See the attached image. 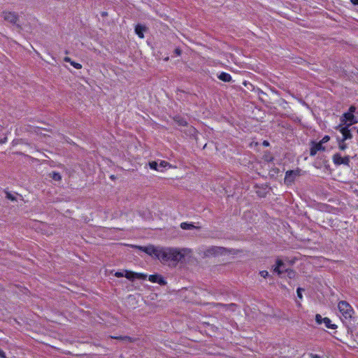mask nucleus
Here are the masks:
<instances>
[{"mask_svg": "<svg viewBox=\"0 0 358 358\" xmlns=\"http://www.w3.org/2000/svg\"><path fill=\"white\" fill-rule=\"evenodd\" d=\"M323 319L324 317H322V315L320 314H317L315 315V321L318 324H323Z\"/></svg>", "mask_w": 358, "mask_h": 358, "instance_id": "nucleus-22", "label": "nucleus"}, {"mask_svg": "<svg viewBox=\"0 0 358 358\" xmlns=\"http://www.w3.org/2000/svg\"><path fill=\"white\" fill-rule=\"evenodd\" d=\"M351 2L355 5H358V0H351Z\"/></svg>", "mask_w": 358, "mask_h": 358, "instance_id": "nucleus-35", "label": "nucleus"}, {"mask_svg": "<svg viewBox=\"0 0 358 358\" xmlns=\"http://www.w3.org/2000/svg\"><path fill=\"white\" fill-rule=\"evenodd\" d=\"M339 317L342 321L351 320L355 311L351 305L345 301H340L338 303Z\"/></svg>", "mask_w": 358, "mask_h": 358, "instance_id": "nucleus-2", "label": "nucleus"}, {"mask_svg": "<svg viewBox=\"0 0 358 358\" xmlns=\"http://www.w3.org/2000/svg\"><path fill=\"white\" fill-rule=\"evenodd\" d=\"M338 148L341 150H345L347 148V144L345 143V141L341 140L339 141Z\"/></svg>", "mask_w": 358, "mask_h": 358, "instance_id": "nucleus-21", "label": "nucleus"}, {"mask_svg": "<svg viewBox=\"0 0 358 358\" xmlns=\"http://www.w3.org/2000/svg\"><path fill=\"white\" fill-rule=\"evenodd\" d=\"M175 120L180 124V125H186L187 124V122L186 120H185L183 118L180 117H177Z\"/></svg>", "mask_w": 358, "mask_h": 358, "instance_id": "nucleus-20", "label": "nucleus"}, {"mask_svg": "<svg viewBox=\"0 0 358 358\" xmlns=\"http://www.w3.org/2000/svg\"><path fill=\"white\" fill-rule=\"evenodd\" d=\"M117 338L124 340V341H131V338L124 336V337H118Z\"/></svg>", "mask_w": 358, "mask_h": 358, "instance_id": "nucleus-30", "label": "nucleus"}, {"mask_svg": "<svg viewBox=\"0 0 358 358\" xmlns=\"http://www.w3.org/2000/svg\"><path fill=\"white\" fill-rule=\"evenodd\" d=\"M264 145H268V143L267 141H264Z\"/></svg>", "mask_w": 358, "mask_h": 358, "instance_id": "nucleus-36", "label": "nucleus"}, {"mask_svg": "<svg viewBox=\"0 0 358 358\" xmlns=\"http://www.w3.org/2000/svg\"><path fill=\"white\" fill-rule=\"evenodd\" d=\"M303 290V289H301V288H300V287H299V288L297 289V290H296V292H297V296H298L300 299H301L303 298L302 293H301V292H302Z\"/></svg>", "mask_w": 358, "mask_h": 358, "instance_id": "nucleus-26", "label": "nucleus"}, {"mask_svg": "<svg viewBox=\"0 0 358 358\" xmlns=\"http://www.w3.org/2000/svg\"><path fill=\"white\" fill-rule=\"evenodd\" d=\"M286 274L289 278H294L295 277V272L292 269H286Z\"/></svg>", "mask_w": 358, "mask_h": 358, "instance_id": "nucleus-19", "label": "nucleus"}, {"mask_svg": "<svg viewBox=\"0 0 358 358\" xmlns=\"http://www.w3.org/2000/svg\"><path fill=\"white\" fill-rule=\"evenodd\" d=\"M320 150H324V147L322 145V144L320 142L315 143L310 149V155H315L317 152Z\"/></svg>", "mask_w": 358, "mask_h": 358, "instance_id": "nucleus-12", "label": "nucleus"}, {"mask_svg": "<svg viewBox=\"0 0 358 358\" xmlns=\"http://www.w3.org/2000/svg\"><path fill=\"white\" fill-rule=\"evenodd\" d=\"M3 19L11 24H16L17 22V16L12 12L3 13Z\"/></svg>", "mask_w": 358, "mask_h": 358, "instance_id": "nucleus-9", "label": "nucleus"}, {"mask_svg": "<svg viewBox=\"0 0 358 358\" xmlns=\"http://www.w3.org/2000/svg\"><path fill=\"white\" fill-rule=\"evenodd\" d=\"M330 139V137L329 136H324L322 140L320 141V143L323 144V143H325L327 142H328Z\"/></svg>", "mask_w": 358, "mask_h": 358, "instance_id": "nucleus-25", "label": "nucleus"}, {"mask_svg": "<svg viewBox=\"0 0 358 358\" xmlns=\"http://www.w3.org/2000/svg\"><path fill=\"white\" fill-rule=\"evenodd\" d=\"M7 197L10 200H15V197L12 196L10 194H7Z\"/></svg>", "mask_w": 358, "mask_h": 358, "instance_id": "nucleus-32", "label": "nucleus"}, {"mask_svg": "<svg viewBox=\"0 0 358 358\" xmlns=\"http://www.w3.org/2000/svg\"><path fill=\"white\" fill-rule=\"evenodd\" d=\"M167 166L170 167L171 166L169 165V164L167 162H165V161H161L160 163L159 164V168L161 169H163V168H166Z\"/></svg>", "mask_w": 358, "mask_h": 358, "instance_id": "nucleus-23", "label": "nucleus"}, {"mask_svg": "<svg viewBox=\"0 0 358 358\" xmlns=\"http://www.w3.org/2000/svg\"><path fill=\"white\" fill-rule=\"evenodd\" d=\"M175 53H176V55L179 56L181 54V51L179 49L177 48V49L175 50Z\"/></svg>", "mask_w": 358, "mask_h": 358, "instance_id": "nucleus-31", "label": "nucleus"}, {"mask_svg": "<svg viewBox=\"0 0 358 358\" xmlns=\"http://www.w3.org/2000/svg\"><path fill=\"white\" fill-rule=\"evenodd\" d=\"M115 275L117 278L123 277L124 276V272H116L115 273Z\"/></svg>", "mask_w": 358, "mask_h": 358, "instance_id": "nucleus-28", "label": "nucleus"}, {"mask_svg": "<svg viewBox=\"0 0 358 358\" xmlns=\"http://www.w3.org/2000/svg\"><path fill=\"white\" fill-rule=\"evenodd\" d=\"M349 127L346 126L345 127H341L339 129L340 132L343 135V138L341 140L346 141L348 139H350L352 137V135L350 132V130L348 129Z\"/></svg>", "mask_w": 358, "mask_h": 358, "instance_id": "nucleus-11", "label": "nucleus"}, {"mask_svg": "<svg viewBox=\"0 0 358 358\" xmlns=\"http://www.w3.org/2000/svg\"><path fill=\"white\" fill-rule=\"evenodd\" d=\"M217 78L220 80H222L223 82H226V83H229V82L231 81V80H232L231 75L229 73H227L225 72H222L220 74H218Z\"/></svg>", "mask_w": 358, "mask_h": 358, "instance_id": "nucleus-13", "label": "nucleus"}, {"mask_svg": "<svg viewBox=\"0 0 358 358\" xmlns=\"http://www.w3.org/2000/svg\"><path fill=\"white\" fill-rule=\"evenodd\" d=\"M145 30V27L141 25H137L135 29V32L140 38H143L144 37L143 32Z\"/></svg>", "mask_w": 358, "mask_h": 358, "instance_id": "nucleus-15", "label": "nucleus"}, {"mask_svg": "<svg viewBox=\"0 0 358 358\" xmlns=\"http://www.w3.org/2000/svg\"><path fill=\"white\" fill-rule=\"evenodd\" d=\"M150 166L152 169H154V170H157V171H162V169H160L159 168V164L156 162H152L150 163Z\"/></svg>", "mask_w": 358, "mask_h": 358, "instance_id": "nucleus-18", "label": "nucleus"}, {"mask_svg": "<svg viewBox=\"0 0 358 358\" xmlns=\"http://www.w3.org/2000/svg\"><path fill=\"white\" fill-rule=\"evenodd\" d=\"M149 280L152 282L158 283L161 285H164L166 284V281L160 275L157 274L150 275L149 276Z\"/></svg>", "mask_w": 358, "mask_h": 358, "instance_id": "nucleus-10", "label": "nucleus"}, {"mask_svg": "<svg viewBox=\"0 0 358 358\" xmlns=\"http://www.w3.org/2000/svg\"><path fill=\"white\" fill-rule=\"evenodd\" d=\"M64 61L66 62H69L70 64H71V62H72V60L69 57H67L64 58Z\"/></svg>", "mask_w": 358, "mask_h": 358, "instance_id": "nucleus-34", "label": "nucleus"}, {"mask_svg": "<svg viewBox=\"0 0 358 358\" xmlns=\"http://www.w3.org/2000/svg\"><path fill=\"white\" fill-rule=\"evenodd\" d=\"M356 108L353 106H350L349 110L344 113L342 122H344L348 127H350L358 122V118L354 115Z\"/></svg>", "mask_w": 358, "mask_h": 358, "instance_id": "nucleus-3", "label": "nucleus"}, {"mask_svg": "<svg viewBox=\"0 0 358 358\" xmlns=\"http://www.w3.org/2000/svg\"><path fill=\"white\" fill-rule=\"evenodd\" d=\"M300 175V170L288 171L285 173V183L289 185L292 183L296 178Z\"/></svg>", "mask_w": 358, "mask_h": 358, "instance_id": "nucleus-6", "label": "nucleus"}, {"mask_svg": "<svg viewBox=\"0 0 358 358\" xmlns=\"http://www.w3.org/2000/svg\"><path fill=\"white\" fill-rule=\"evenodd\" d=\"M323 324L328 329H336L337 328V325L331 323V320L329 317H324Z\"/></svg>", "mask_w": 358, "mask_h": 358, "instance_id": "nucleus-14", "label": "nucleus"}, {"mask_svg": "<svg viewBox=\"0 0 358 358\" xmlns=\"http://www.w3.org/2000/svg\"><path fill=\"white\" fill-rule=\"evenodd\" d=\"M286 269L287 268L285 267V264L281 260H278L273 271L279 275H282L284 273H286Z\"/></svg>", "mask_w": 358, "mask_h": 358, "instance_id": "nucleus-8", "label": "nucleus"}, {"mask_svg": "<svg viewBox=\"0 0 358 358\" xmlns=\"http://www.w3.org/2000/svg\"><path fill=\"white\" fill-rule=\"evenodd\" d=\"M310 356H311V358H321V357L317 355L311 354Z\"/></svg>", "mask_w": 358, "mask_h": 358, "instance_id": "nucleus-33", "label": "nucleus"}, {"mask_svg": "<svg viewBox=\"0 0 358 358\" xmlns=\"http://www.w3.org/2000/svg\"><path fill=\"white\" fill-rule=\"evenodd\" d=\"M0 357L6 358L5 352L0 349Z\"/></svg>", "mask_w": 358, "mask_h": 358, "instance_id": "nucleus-29", "label": "nucleus"}, {"mask_svg": "<svg viewBox=\"0 0 358 358\" xmlns=\"http://www.w3.org/2000/svg\"><path fill=\"white\" fill-rule=\"evenodd\" d=\"M357 132H358V129H357Z\"/></svg>", "mask_w": 358, "mask_h": 358, "instance_id": "nucleus-37", "label": "nucleus"}, {"mask_svg": "<svg viewBox=\"0 0 358 358\" xmlns=\"http://www.w3.org/2000/svg\"><path fill=\"white\" fill-rule=\"evenodd\" d=\"M50 175L51 178L56 181L60 180L62 178V177L59 173L52 172Z\"/></svg>", "mask_w": 358, "mask_h": 358, "instance_id": "nucleus-17", "label": "nucleus"}, {"mask_svg": "<svg viewBox=\"0 0 358 358\" xmlns=\"http://www.w3.org/2000/svg\"><path fill=\"white\" fill-rule=\"evenodd\" d=\"M71 64L76 69H80L82 68V65L80 64L75 62L73 61L71 62Z\"/></svg>", "mask_w": 358, "mask_h": 358, "instance_id": "nucleus-24", "label": "nucleus"}, {"mask_svg": "<svg viewBox=\"0 0 358 358\" xmlns=\"http://www.w3.org/2000/svg\"><path fill=\"white\" fill-rule=\"evenodd\" d=\"M259 274L262 277L265 278L268 275V272L267 271H262Z\"/></svg>", "mask_w": 358, "mask_h": 358, "instance_id": "nucleus-27", "label": "nucleus"}, {"mask_svg": "<svg viewBox=\"0 0 358 358\" xmlns=\"http://www.w3.org/2000/svg\"><path fill=\"white\" fill-rule=\"evenodd\" d=\"M141 249L149 255L154 256L162 262H170L173 264L185 260L190 257L191 250L187 248H162L147 246L141 247Z\"/></svg>", "mask_w": 358, "mask_h": 358, "instance_id": "nucleus-1", "label": "nucleus"}, {"mask_svg": "<svg viewBox=\"0 0 358 358\" xmlns=\"http://www.w3.org/2000/svg\"><path fill=\"white\" fill-rule=\"evenodd\" d=\"M332 160L336 166L341 164L349 166L350 157L349 156L342 157L339 153H335L332 157Z\"/></svg>", "mask_w": 358, "mask_h": 358, "instance_id": "nucleus-5", "label": "nucleus"}, {"mask_svg": "<svg viewBox=\"0 0 358 358\" xmlns=\"http://www.w3.org/2000/svg\"><path fill=\"white\" fill-rule=\"evenodd\" d=\"M225 252V248L217 246H210L203 250V255L204 257H212L223 255Z\"/></svg>", "mask_w": 358, "mask_h": 358, "instance_id": "nucleus-4", "label": "nucleus"}, {"mask_svg": "<svg viewBox=\"0 0 358 358\" xmlns=\"http://www.w3.org/2000/svg\"><path fill=\"white\" fill-rule=\"evenodd\" d=\"M180 227L184 230H190V229L199 228V227L194 226L193 224L187 223V222H182L180 224Z\"/></svg>", "mask_w": 358, "mask_h": 358, "instance_id": "nucleus-16", "label": "nucleus"}, {"mask_svg": "<svg viewBox=\"0 0 358 358\" xmlns=\"http://www.w3.org/2000/svg\"><path fill=\"white\" fill-rule=\"evenodd\" d=\"M124 277L129 280H134V278L145 279L147 275L139 273H134L132 271H125Z\"/></svg>", "mask_w": 358, "mask_h": 358, "instance_id": "nucleus-7", "label": "nucleus"}]
</instances>
